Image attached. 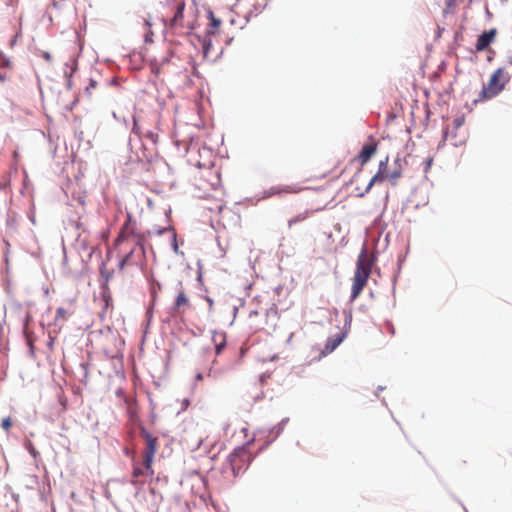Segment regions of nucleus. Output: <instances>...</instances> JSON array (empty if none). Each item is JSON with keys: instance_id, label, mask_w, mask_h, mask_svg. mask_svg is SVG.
<instances>
[{"instance_id": "58836bf2", "label": "nucleus", "mask_w": 512, "mask_h": 512, "mask_svg": "<svg viewBox=\"0 0 512 512\" xmlns=\"http://www.w3.org/2000/svg\"><path fill=\"white\" fill-rule=\"evenodd\" d=\"M217 208H218L219 210H221L222 205H221V204H219V205L217 206Z\"/></svg>"}, {"instance_id": "1a4fd4ad", "label": "nucleus", "mask_w": 512, "mask_h": 512, "mask_svg": "<svg viewBox=\"0 0 512 512\" xmlns=\"http://www.w3.org/2000/svg\"><path fill=\"white\" fill-rule=\"evenodd\" d=\"M185 9V2L180 1L176 5V11L174 13L173 18L170 20L169 28H187V29H195L193 23L188 22L186 25L183 23V12Z\"/></svg>"}, {"instance_id": "20e7f679", "label": "nucleus", "mask_w": 512, "mask_h": 512, "mask_svg": "<svg viewBox=\"0 0 512 512\" xmlns=\"http://www.w3.org/2000/svg\"><path fill=\"white\" fill-rule=\"evenodd\" d=\"M372 265L373 261L368 258L366 252L363 250L357 259L351 290V301L356 300L366 286L371 275Z\"/></svg>"}, {"instance_id": "9b49d317", "label": "nucleus", "mask_w": 512, "mask_h": 512, "mask_svg": "<svg viewBox=\"0 0 512 512\" xmlns=\"http://www.w3.org/2000/svg\"><path fill=\"white\" fill-rule=\"evenodd\" d=\"M377 151V142L376 141H371L369 143H366L359 155H358V160L361 162V165H364L366 164L370 159L371 157L376 153Z\"/></svg>"}, {"instance_id": "9d476101", "label": "nucleus", "mask_w": 512, "mask_h": 512, "mask_svg": "<svg viewBox=\"0 0 512 512\" xmlns=\"http://www.w3.org/2000/svg\"><path fill=\"white\" fill-rule=\"evenodd\" d=\"M190 308V300L186 292L181 288L175 298L173 310L176 314H183Z\"/></svg>"}, {"instance_id": "a878e982", "label": "nucleus", "mask_w": 512, "mask_h": 512, "mask_svg": "<svg viewBox=\"0 0 512 512\" xmlns=\"http://www.w3.org/2000/svg\"><path fill=\"white\" fill-rule=\"evenodd\" d=\"M300 191V188H295L292 186H286L281 192L285 193H298Z\"/></svg>"}, {"instance_id": "f704fd0d", "label": "nucleus", "mask_w": 512, "mask_h": 512, "mask_svg": "<svg viewBox=\"0 0 512 512\" xmlns=\"http://www.w3.org/2000/svg\"><path fill=\"white\" fill-rule=\"evenodd\" d=\"M145 41H146V42H152V39L150 38V35H149V34H146V35H145Z\"/></svg>"}, {"instance_id": "f8f14e48", "label": "nucleus", "mask_w": 512, "mask_h": 512, "mask_svg": "<svg viewBox=\"0 0 512 512\" xmlns=\"http://www.w3.org/2000/svg\"><path fill=\"white\" fill-rule=\"evenodd\" d=\"M212 341L215 346L216 354L219 355L226 346V334L223 332H214Z\"/></svg>"}, {"instance_id": "4468645a", "label": "nucleus", "mask_w": 512, "mask_h": 512, "mask_svg": "<svg viewBox=\"0 0 512 512\" xmlns=\"http://www.w3.org/2000/svg\"><path fill=\"white\" fill-rule=\"evenodd\" d=\"M343 339H344V334H339L333 338H329L322 353L324 355L331 353L340 345V343L343 341Z\"/></svg>"}, {"instance_id": "6ab92c4d", "label": "nucleus", "mask_w": 512, "mask_h": 512, "mask_svg": "<svg viewBox=\"0 0 512 512\" xmlns=\"http://www.w3.org/2000/svg\"><path fill=\"white\" fill-rule=\"evenodd\" d=\"M68 316H69V313L67 312V310L62 307H59L56 310V315H55L54 321L56 324L59 322H65L68 319Z\"/></svg>"}, {"instance_id": "4c0bfd02", "label": "nucleus", "mask_w": 512, "mask_h": 512, "mask_svg": "<svg viewBox=\"0 0 512 512\" xmlns=\"http://www.w3.org/2000/svg\"><path fill=\"white\" fill-rule=\"evenodd\" d=\"M197 379L201 380V379H202V375H201V374H198V375H197Z\"/></svg>"}, {"instance_id": "e433bc0d", "label": "nucleus", "mask_w": 512, "mask_h": 512, "mask_svg": "<svg viewBox=\"0 0 512 512\" xmlns=\"http://www.w3.org/2000/svg\"><path fill=\"white\" fill-rule=\"evenodd\" d=\"M461 125V122L459 120L456 121V127L458 128Z\"/></svg>"}, {"instance_id": "6e6552de", "label": "nucleus", "mask_w": 512, "mask_h": 512, "mask_svg": "<svg viewBox=\"0 0 512 512\" xmlns=\"http://www.w3.org/2000/svg\"><path fill=\"white\" fill-rule=\"evenodd\" d=\"M122 254V258L119 262V270L123 271L125 266L128 265H141L145 258V248L143 245H137L136 243L128 244L123 251H119Z\"/></svg>"}, {"instance_id": "dca6fc26", "label": "nucleus", "mask_w": 512, "mask_h": 512, "mask_svg": "<svg viewBox=\"0 0 512 512\" xmlns=\"http://www.w3.org/2000/svg\"><path fill=\"white\" fill-rule=\"evenodd\" d=\"M495 34H481L476 43V50H485L494 40Z\"/></svg>"}, {"instance_id": "72a5a7b5", "label": "nucleus", "mask_w": 512, "mask_h": 512, "mask_svg": "<svg viewBox=\"0 0 512 512\" xmlns=\"http://www.w3.org/2000/svg\"><path fill=\"white\" fill-rule=\"evenodd\" d=\"M226 19H227V20H229L231 23H233V22H234V19H233V15H232V13H228V14L226 15Z\"/></svg>"}, {"instance_id": "bb28decb", "label": "nucleus", "mask_w": 512, "mask_h": 512, "mask_svg": "<svg viewBox=\"0 0 512 512\" xmlns=\"http://www.w3.org/2000/svg\"><path fill=\"white\" fill-rule=\"evenodd\" d=\"M32 317L29 312L26 313L23 321L24 330L26 331L28 329L29 322L31 321Z\"/></svg>"}, {"instance_id": "c9c22d12", "label": "nucleus", "mask_w": 512, "mask_h": 512, "mask_svg": "<svg viewBox=\"0 0 512 512\" xmlns=\"http://www.w3.org/2000/svg\"><path fill=\"white\" fill-rule=\"evenodd\" d=\"M13 157H14L15 159H17V158L19 157V153H18V151H14V153H13Z\"/></svg>"}, {"instance_id": "5701e85b", "label": "nucleus", "mask_w": 512, "mask_h": 512, "mask_svg": "<svg viewBox=\"0 0 512 512\" xmlns=\"http://www.w3.org/2000/svg\"><path fill=\"white\" fill-rule=\"evenodd\" d=\"M11 72L9 70L0 69V82H5L11 78Z\"/></svg>"}, {"instance_id": "aec40b11", "label": "nucleus", "mask_w": 512, "mask_h": 512, "mask_svg": "<svg viewBox=\"0 0 512 512\" xmlns=\"http://www.w3.org/2000/svg\"><path fill=\"white\" fill-rule=\"evenodd\" d=\"M443 142L445 141H450V143L453 145V146H459L461 144L464 143V140H456V135L454 134H450L448 131H445L444 134H443Z\"/></svg>"}, {"instance_id": "7c9ffc66", "label": "nucleus", "mask_w": 512, "mask_h": 512, "mask_svg": "<svg viewBox=\"0 0 512 512\" xmlns=\"http://www.w3.org/2000/svg\"><path fill=\"white\" fill-rule=\"evenodd\" d=\"M380 162H385V174H390L392 172V170H389L388 168V157H386L384 160H381Z\"/></svg>"}, {"instance_id": "2f4dec72", "label": "nucleus", "mask_w": 512, "mask_h": 512, "mask_svg": "<svg viewBox=\"0 0 512 512\" xmlns=\"http://www.w3.org/2000/svg\"><path fill=\"white\" fill-rule=\"evenodd\" d=\"M101 274L105 278L106 282H108L110 280V278L112 277V273H110V272L105 273L104 270H101Z\"/></svg>"}, {"instance_id": "ddd939ff", "label": "nucleus", "mask_w": 512, "mask_h": 512, "mask_svg": "<svg viewBox=\"0 0 512 512\" xmlns=\"http://www.w3.org/2000/svg\"><path fill=\"white\" fill-rule=\"evenodd\" d=\"M141 477H151V476L147 475L145 466H144V468H141L138 466V464L135 463L133 466L131 483L133 485L143 483L144 480H142Z\"/></svg>"}, {"instance_id": "0eeeda50", "label": "nucleus", "mask_w": 512, "mask_h": 512, "mask_svg": "<svg viewBox=\"0 0 512 512\" xmlns=\"http://www.w3.org/2000/svg\"><path fill=\"white\" fill-rule=\"evenodd\" d=\"M399 159L395 161V167L392 169L390 174H385V162H379L377 173L371 178L367 187L357 193V196L364 197L375 184L382 183L384 181H389L392 185H396L398 180L402 177V168L400 166Z\"/></svg>"}, {"instance_id": "f3484780", "label": "nucleus", "mask_w": 512, "mask_h": 512, "mask_svg": "<svg viewBox=\"0 0 512 512\" xmlns=\"http://www.w3.org/2000/svg\"><path fill=\"white\" fill-rule=\"evenodd\" d=\"M207 19L209 21L208 26L212 29H219L222 22L224 21L223 18L217 16L212 10H207Z\"/></svg>"}, {"instance_id": "423d86ee", "label": "nucleus", "mask_w": 512, "mask_h": 512, "mask_svg": "<svg viewBox=\"0 0 512 512\" xmlns=\"http://www.w3.org/2000/svg\"><path fill=\"white\" fill-rule=\"evenodd\" d=\"M140 437L144 440L145 443L142 464L146 467L147 475L153 476L154 469L152 464L159 447L158 437L149 432L145 427L140 428Z\"/></svg>"}, {"instance_id": "b1692460", "label": "nucleus", "mask_w": 512, "mask_h": 512, "mask_svg": "<svg viewBox=\"0 0 512 512\" xmlns=\"http://www.w3.org/2000/svg\"><path fill=\"white\" fill-rule=\"evenodd\" d=\"M97 87V82L93 79L90 80L88 86L85 88V92L88 96L92 94V90Z\"/></svg>"}, {"instance_id": "412c9836", "label": "nucleus", "mask_w": 512, "mask_h": 512, "mask_svg": "<svg viewBox=\"0 0 512 512\" xmlns=\"http://www.w3.org/2000/svg\"><path fill=\"white\" fill-rule=\"evenodd\" d=\"M12 68L13 66L11 61L3 53L0 52V69L12 71Z\"/></svg>"}, {"instance_id": "2eb2a0df", "label": "nucleus", "mask_w": 512, "mask_h": 512, "mask_svg": "<svg viewBox=\"0 0 512 512\" xmlns=\"http://www.w3.org/2000/svg\"><path fill=\"white\" fill-rule=\"evenodd\" d=\"M211 35L212 34H202V35L195 34V36L197 37L198 41L202 43L203 54H204L205 57L208 56L209 52L212 49Z\"/></svg>"}, {"instance_id": "7ed1b4c3", "label": "nucleus", "mask_w": 512, "mask_h": 512, "mask_svg": "<svg viewBox=\"0 0 512 512\" xmlns=\"http://www.w3.org/2000/svg\"><path fill=\"white\" fill-rule=\"evenodd\" d=\"M146 241V233L137 232L136 221L133 220L131 214L127 215L126 221L120 228L119 234L116 237L114 244L119 251H123L128 244L136 243L143 245Z\"/></svg>"}, {"instance_id": "a211bd4d", "label": "nucleus", "mask_w": 512, "mask_h": 512, "mask_svg": "<svg viewBox=\"0 0 512 512\" xmlns=\"http://www.w3.org/2000/svg\"><path fill=\"white\" fill-rule=\"evenodd\" d=\"M310 214V211H305L295 215L294 217L288 220V227L292 228L295 224L305 221L310 216Z\"/></svg>"}, {"instance_id": "393cba45", "label": "nucleus", "mask_w": 512, "mask_h": 512, "mask_svg": "<svg viewBox=\"0 0 512 512\" xmlns=\"http://www.w3.org/2000/svg\"><path fill=\"white\" fill-rule=\"evenodd\" d=\"M1 426L2 428L5 430V431H9V429L11 428L12 426V420L10 417H7V418H4L2 420V423H1Z\"/></svg>"}, {"instance_id": "473e14b6", "label": "nucleus", "mask_w": 512, "mask_h": 512, "mask_svg": "<svg viewBox=\"0 0 512 512\" xmlns=\"http://www.w3.org/2000/svg\"><path fill=\"white\" fill-rule=\"evenodd\" d=\"M132 131L137 134V135H140V128L139 126L137 125V122L134 121V125H133V128H132Z\"/></svg>"}, {"instance_id": "c756f323", "label": "nucleus", "mask_w": 512, "mask_h": 512, "mask_svg": "<svg viewBox=\"0 0 512 512\" xmlns=\"http://www.w3.org/2000/svg\"><path fill=\"white\" fill-rule=\"evenodd\" d=\"M41 56L46 60V61H51L52 59V56L49 52H46V51H43L41 53Z\"/></svg>"}, {"instance_id": "f257e3e1", "label": "nucleus", "mask_w": 512, "mask_h": 512, "mask_svg": "<svg viewBox=\"0 0 512 512\" xmlns=\"http://www.w3.org/2000/svg\"><path fill=\"white\" fill-rule=\"evenodd\" d=\"M511 68L512 63H510L509 67L503 66L496 69L490 76L488 83L479 93V98L477 101H485L497 96L510 81Z\"/></svg>"}, {"instance_id": "cd10ccee", "label": "nucleus", "mask_w": 512, "mask_h": 512, "mask_svg": "<svg viewBox=\"0 0 512 512\" xmlns=\"http://www.w3.org/2000/svg\"><path fill=\"white\" fill-rule=\"evenodd\" d=\"M103 298H104V301L106 304V308H108L109 306H112V298L109 294L103 293Z\"/></svg>"}, {"instance_id": "39448f33", "label": "nucleus", "mask_w": 512, "mask_h": 512, "mask_svg": "<svg viewBox=\"0 0 512 512\" xmlns=\"http://www.w3.org/2000/svg\"><path fill=\"white\" fill-rule=\"evenodd\" d=\"M251 442L249 441L245 445L235 448L228 456V462L234 477L242 474L249 467L253 459L249 449Z\"/></svg>"}, {"instance_id": "4be33fe9", "label": "nucleus", "mask_w": 512, "mask_h": 512, "mask_svg": "<svg viewBox=\"0 0 512 512\" xmlns=\"http://www.w3.org/2000/svg\"><path fill=\"white\" fill-rule=\"evenodd\" d=\"M457 0H446L444 13L453 12L456 7Z\"/></svg>"}, {"instance_id": "f03ea898", "label": "nucleus", "mask_w": 512, "mask_h": 512, "mask_svg": "<svg viewBox=\"0 0 512 512\" xmlns=\"http://www.w3.org/2000/svg\"><path fill=\"white\" fill-rule=\"evenodd\" d=\"M195 187L199 191L200 198H208L212 191H218L221 188V173L219 169L209 167L201 170L195 176Z\"/></svg>"}, {"instance_id": "c85d7f7f", "label": "nucleus", "mask_w": 512, "mask_h": 512, "mask_svg": "<svg viewBox=\"0 0 512 512\" xmlns=\"http://www.w3.org/2000/svg\"><path fill=\"white\" fill-rule=\"evenodd\" d=\"M433 163V158L432 157H429L427 158V160L424 162V171L425 172H428V170L430 169L431 165Z\"/></svg>"}]
</instances>
